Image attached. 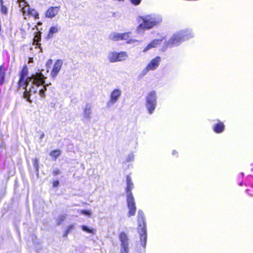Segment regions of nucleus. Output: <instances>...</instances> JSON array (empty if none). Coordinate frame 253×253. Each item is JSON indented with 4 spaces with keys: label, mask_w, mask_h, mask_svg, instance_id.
<instances>
[{
    "label": "nucleus",
    "mask_w": 253,
    "mask_h": 253,
    "mask_svg": "<svg viewBox=\"0 0 253 253\" xmlns=\"http://www.w3.org/2000/svg\"><path fill=\"white\" fill-rule=\"evenodd\" d=\"M128 55L126 51H121L120 52L111 51L109 52L108 55V59L111 63L125 61Z\"/></svg>",
    "instance_id": "nucleus-5"
},
{
    "label": "nucleus",
    "mask_w": 253,
    "mask_h": 253,
    "mask_svg": "<svg viewBox=\"0 0 253 253\" xmlns=\"http://www.w3.org/2000/svg\"><path fill=\"white\" fill-rule=\"evenodd\" d=\"M92 113L91 104H86L84 108L83 119L82 121L85 123L90 122L91 119Z\"/></svg>",
    "instance_id": "nucleus-11"
},
{
    "label": "nucleus",
    "mask_w": 253,
    "mask_h": 253,
    "mask_svg": "<svg viewBox=\"0 0 253 253\" xmlns=\"http://www.w3.org/2000/svg\"><path fill=\"white\" fill-rule=\"evenodd\" d=\"M41 40V35L38 33H35L33 38V43L36 45V47H38L40 49V52H42V48L41 44L40 42Z\"/></svg>",
    "instance_id": "nucleus-19"
},
{
    "label": "nucleus",
    "mask_w": 253,
    "mask_h": 253,
    "mask_svg": "<svg viewBox=\"0 0 253 253\" xmlns=\"http://www.w3.org/2000/svg\"><path fill=\"white\" fill-rule=\"evenodd\" d=\"M46 78L42 73H37L28 77V67L26 65L23 66L20 72L18 85L19 88L25 89L23 97L27 102L32 103L31 96L38 92L41 97L44 96L47 87L50 84L45 83Z\"/></svg>",
    "instance_id": "nucleus-1"
},
{
    "label": "nucleus",
    "mask_w": 253,
    "mask_h": 253,
    "mask_svg": "<svg viewBox=\"0 0 253 253\" xmlns=\"http://www.w3.org/2000/svg\"><path fill=\"white\" fill-rule=\"evenodd\" d=\"M32 59H29V60H30V61H32Z\"/></svg>",
    "instance_id": "nucleus-46"
},
{
    "label": "nucleus",
    "mask_w": 253,
    "mask_h": 253,
    "mask_svg": "<svg viewBox=\"0 0 253 253\" xmlns=\"http://www.w3.org/2000/svg\"><path fill=\"white\" fill-rule=\"evenodd\" d=\"M136 42H138V41L135 39H130L127 41V43H128V44L134 43Z\"/></svg>",
    "instance_id": "nucleus-36"
},
{
    "label": "nucleus",
    "mask_w": 253,
    "mask_h": 253,
    "mask_svg": "<svg viewBox=\"0 0 253 253\" xmlns=\"http://www.w3.org/2000/svg\"><path fill=\"white\" fill-rule=\"evenodd\" d=\"M30 6L28 2L25 0H22L19 3V7L21 8V11L23 13V15H25L26 13L27 9Z\"/></svg>",
    "instance_id": "nucleus-20"
},
{
    "label": "nucleus",
    "mask_w": 253,
    "mask_h": 253,
    "mask_svg": "<svg viewBox=\"0 0 253 253\" xmlns=\"http://www.w3.org/2000/svg\"><path fill=\"white\" fill-rule=\"evenodd\" d=\"M69 233L67 231V230H65V231L64 232V234H63V237H67L68 234Z\"/></svg>",
    "instance_id": "nucleus-39"
},
{
    "label": "nucleus",
    "mask_w": 253,
    "mask_h": 253,
    "mask_svg": "<svg viewBox=\"0 0 253 253\" xmlns=\"http://www.w3.org/2000/svg\"><path fill=\"white\" fill-rule=\"evenodd\" d=\"M129 32L119 33L116 32H113L109 35V38L111 41L117 42L121 40H128L129 37Z\"/></svg>",
    "instance_id": "nucleus-10"
},
{
    "label": "nucleus",
    "mask_w": 253,
    "mask_h": 253,
    "mask_svg": "<svg viewBox=\"0 0 253 253\" xmlns=\"http://www.w3.org/2000/svg\"><path fill=\"white\" fill-rule=\"evenodd\" d=\"M149 71H151L150 70H149V68H148V67L146 66L144 69H143L141 72L138 75V78L139 79H141L142 78H143L144 76H145V75H147V74L148 73V72Z\"/></svg>",
    "instance_id": "nucleus-27"
},
{
    "label": "nucleus",
    "mask_w": 253,
    "mask_h": 253,
    "mask_svg": "<svg viewBox=\"0 0 253 253\" xmlns=\"http://www.w3.org/2000/svg\"><path fill=\"white\" fill-rule=\"evenodd\" d=\"M44 133L43 132H41L39 139L41 140H42L44 138Z\"/></svg>",
    "instance_id": "nucleus-38"
},
{
    "label": "nucleus",
    "mask_w": 253,
    "mask_h": 253,
    "mask_svg": "<svg viewBox=\"0 0 253 253\" xmlns=\"http://www.w3.org/2000/svg\"><path fill=\"white\" fill-rule=\"evenodd\" d=\"M122 93V91L120 88L114 89L110 93V98L106 103V107L107 108L112 107L119 99Z\"/></svg>",
    "instance_id": "nucleus-8"
},
{
    "label": "nucleus",
    "mask_w": 253,
    "mask_h": 253,
    "mask_svg": "<svg viewBox=\"0 0 253 253\" xmlns=\"http://www.w3.org/2000/svg\"><path fill=\"white\" fill-rule=\"evenodd\" d=\"M248 194H249V195H250L251 196H253V194H250V193H248Z\"/></svg>",
    "instance_id": "nucleus-43"
},
{
    "label": "nucleus",
    "mask_w": 253,
    "mask_h": 253,
    "mask_svg": "<svg viewBox=\"0 0 253 253\" xmlns=\"http://www.w3.org/2000/svg\"><path fill=\"white\" fill-rule=\"evenodd\" d=\"M157 95L155 90L149 92L145 96V108L149 115L154 113L157 106Z\"/></svg>",
    "instance_id": "nucleus-4"
},
{
    "label": "nucleus",
    "mask_w": 253,
    "mask_h": 253,
    "mask_svg": "<svg viewBox=\"0 0 253 253\" xmlns=\"http://www.w3.org/2000/svg\"><path fill=\"white\" fill-rule=\"evenodd\" d=\"M3 3V0H0V11L3 14L6 15L8 12V8Z\"/></svg>",
    "instance_id": "nucleus-24"
},
{
    "label": "nucleus",
    "mask_w": 253,
    "mask_h": 253,
    "mask_svg": "<svg viewBox=\"0 0 253 253\" xmlns=\"http://www.w3.org/2000/svg\"><path fill=\"white\" fill-rule=\"evenodd\" d=\"M183 42L177 32L174 33L170 38L165 42L164 47L172 48L179 45Z\"/></svg>",
    "instance_id": "nucleus-7"
},
{
    "label": "nucleus",
    "mask_w": 253,
    "mask_h": 253,
    "mask_svg": "<svg viewBox=\"0 0 253 253\" xmlns=\"http://www.w3.org/2000/svg\"><path fill=\"white\" fill-rule=\"evenodd\" d=\"M134 155L133 153H130L128 155V156L126 159V161L127 162H132L134 160Z\"/></svg>",
    "instance_id": "nucleus-31"
},
{
    "label": "nucleus",
    "mask_w": 253,
    "mask_h": 253,
    "mask_svg": "<svg viewBox=\"0 0 253 253\" xmlns=\"http://www.w3.org/2000/svg\"><path fill=\"white\" fill-rule=\"evenodd\" d=\"M217 122L212 126V129L214 132L219 134L222 133L225 130V125L219 120H217Z\"/></svg>",
    "instance_id": "nucleus-18"
},
{
    "label": "nucleus",
    "mask_w": 253,
    "mask_h": 253,
    "mask_svg": "<svg viewBox=\"0 0 253 253\" xmlns=\"http://www.w3.org/2000/svg\"><path fill=\"white\" fill-rule=\"evenodd\" d=\"M52 185L53 187H57L59 185V181L58 180H54L52 183Z\"/></svg>",
    "instance_id": "nucleus-35"
},
{
    "label": "nucleus",
    "mask_w": 253,
    "mask_h": 253,
    "mask_svg": "<svg viewBox=\"0 0 253 253\" xmlns=\"http://www.w3.org/2000/svg\"><path fill=\"white\" fill-rule=\"evenodd\" d=\"M33 165L36 172L38 173L39 170V159L36 158L33 160Z\"/></svg>",
    "instance_id": "nucleus-26"
},
{
    "label": "nucleus",
    "mask_w": 253,
    "mask_h": 253,
    "mask_svg": "<svg viewBox=\"0 0 253 253\" xmlns=\"http://www.w3.org/2000/svg\"><path fill=\"white\" fill-rule=\"evenodd\" d=\"M161 62V58L159 56H156L154 59H152L148 64L147 67L151 71L156 70L159 67Z\"/></svg>",
    "instance_id": "nucleus-15"
},
{
    "label": "nucleus",
    "mask_w": 253,
    "mask_h": 253,
    "mask_svg": "<svg viewBox=\"0 0 253 253\" xmlns=\"http://www.w3.org/2000/svg\"><path fill=\"white\" fill-rule=\"evenodd\" d=\"M61 154V151L60 150L57 149L51 151L49 153V155L51 157L52 160L55 161Z\"/></svg>",
    "instance_id": "nucleus-22"
},
{
    "label": "nucleus",
    "mask_w": 253,
    "mask_h": 253,
    "mask_svg": "<svg viewBox=\"0 0 253 253\" xmlns=\"http://www.w3.org/2000/svg\"><path fill=\"white\" fill-rule=\"evenodd\" d=\"M51 63H52V60L50 59L48 60V61L47 62V64H51Z\"/></svg>",
    "instance_id": "nucleus-40"
},
{
    "label": "nucleus",
    "mask_w": 253,
    "mask_h": 253,
    "mask_svg": "<svg viewBox=\"0 0 253 253\" xmlns=\"http://www.w3.org/2000/svg\"><path fill=\"white\" fill-rule=\"evenodd\" d=\"M120 244V253H129V238L124 232H121L119 235Z\"/></svg>",
    "instance_id": "nucleus-6"
},
{
    "label": "nucleus",
    "mask_w": 253,
    "mask_h": 253,
    "mask_svg": "<svg viewBox=\"0 0 253 253\" xmlns=\"http://www.w3.org/2000/svg\"><path fill=\"white\" fill-rule=\"evenodd\" d=\"M175 153H176V152L175 150H173L172 152V155H174Z\"/></svg>",
    "instance_id": "nucleus-41"
},
{
    "label": "nucleus",
    "mask_w": 253,
    "mask_h": 253,
    "mask_svg": "<svg viewBox=\"0 0 253 253\" xmlns=\"http://www.w3.org/2000/svg\"><path fill=\"white\" fill-rule=\"evenodd\" d=\"M240 185H243V183L241 182L240 184Z\"/></svg>",
    "instance_id": "nucleus-44"
},
{
    "label": "nucleus",
    "mask_w": 253,
    "mask_h": 253,
    "mask_svg": "<svg viewBox=\"0 0 253 253\" xmlns=\"http://www.w3.org/2000/svg\"><path fill=\"white\" fill-rule=\"evenodd\" d=\"M126 203L127 208L129 210L128 216H131L135 215L136 210V207L135 203L134 201V198L133 196H127L126 197Z\"/></svg>",
    "instance_id": "nucleus-9"
},
{
    "label": "nucleus",
    "mask_w": 253,
    "mask_h": 253,
    "mask_svg": "<svg viewBox=\"0 0 253 253\" xmlns=\"http://www.w3.org/2000/svg\"><path fill=\"white\" fill-rule=\"evenodd\" d=\"M140 20H142V22L139 24L136 29L139 33L157 26L162 22V18L160 15L152 13L144 16H139L137 18V21L140 23Z\"/></svg>",
    "instance_id": "nucleus-2"
},
{
    "label": "nucleus",
    "mask_w": 253,
    "mask_h": 253,
    "mask_svg": "<svg viewBox=\"0 0 253 253\" xmlns=\"http://www.w3.org/2000/svg\"><path fill=\"white\" fill-rule=\"evenodd\" d=\"M241 174V175H242V176H244V173L243 172H242Z\"/></svg>",
    "instance_id": "nucleus-42"
},
{
    "label": "nucleus",
    "mask_w": 253,
    "mask_h": 253,
    "mask_svg": "<svg viewBox=\"0 0 253 253\" xmlns=\"http://www.w3.org/2000/svg\"><path fill=\"white\" fill-rule=\"evenodd\" d=\"M138 232L140 237L141 246L145 248L146 246L147 236L146 222L144 212L141 210L138 211L137 214Z\"/></svg>",
    "instance_id": "nucleus-3"
},
{
    "label": "nucleus",
    "mask_w": 253,
    "mask_h": 253,
    "mask_svg": "<svg viewBox=\"0 0 253 253\" xmlns=\"http://www.w3.org/2000/svg\"><path fill=\"white\" fill-rule=\"evenodd\" d=\"M63 61L61 59H57L54 63L52 70L50 73L52 78L56 77L61 70L63 65Z\"/></svg>",
    "instance_id": "nucleus-13"
},
{
    "label": "nucleus",
    "mask_w": 253,
    "mask_h": 253,
    "mask_svg": "<svg viewBox=\"0 0 253 253\" xmlns=\"http://www.w3.org/2000/svg\"><path fill=\"white\" fill-rule=\"evenodd\" d=\"M126 196H133L131 190L134 188V184L130 175H127L126 177Z\"/></svg>",
    "instance_id": "nucleus-14"
},
{
    "label": "nucleus",
    "mask_w": 253,
    "mask_h": 253,
    "mask_svg": "<svg viewBox=\"0 0 253 253\" xmlns=\"http://www.w3.org/2000/svg\"><path fill=\"white\" fill-rule=\"evenodd\" d=\"M163 39L153 40L143 48L142 52L145 53L151 48L157 47L158 45L161 43Z\"/></svg>",
    "instance_id": "nucleus-17"
},
{
    "label": "nucleus",
    "mask_w": 253,
    "mask_h": 253,
    "mask_svg": "<svg viewBox=\"0 0 253 253\" xmlns=\"http://www.w3.org/2000/svg\"><path fill=\"white\" fill-rule=\"evenodd\" d=\"M80 212L84 215H87V216H90L91 214V212L90 211L87 210H82L80 211Z\"/></svg>",
    "instance_id": "nucleus-32"
},
{
    "label": "nucleus",
    "mask_w": 253,
    "mask_h": 253,
    "mask_svg": "<svg viewBox=\"0 0 253 253\" xmlns=\"http://www.w3.org/2000/svg\"><path fill=\"white\" fill-rule=\"evenodd\" d=\"M245 184L253 187V175H250L247 177Z\"/></svg>",
    "instance_id": "nucleus-28"
},
{
    "label": "nucleus",
    "mask_w": 253,
    "mask_h": 253,
    "mask_svg": "<svg viewBox=\"0 0 253 253\" xmlns=\"http://www.w3.org/2000/svg\"><path fill=\"white\" fill-rule=\"evenodd\" d=\"M61 172L60 170L58 169H54L52 171V174L54 176L57 175L59 174H60Z\"/></svg>",
    "instance_id": "nucleus-33"
},
{
    "label": "nucleus",
    "mask_w": 253,
    "mask_h": 253,
    "mask_svg": "<svg viewBox=\"0 0 253 253\" xmlns=\"http://www.w3.org/2000/svg\"><path fill=\"white\" fill-rule=\"evenodd\" d=\"M183 42L187 41L194 37V34L190 29H185L177 32Z\"/></svg>",
    "instance_id": "nucleus-12"
},
{
    "label": "nucleus",
    "mask_w": 253,
    "mask_h": 253,
    "mask_svg": "<svg viewBox=\"0 0 253 253\" xmlns=\"http://www.w3.org/2000/svg\"><path fill=\"white\" fill-rule=\"evenodd\" d=\"M26 13H27V15L32 16L36 19L39 18L38 12L35 9L30 8V6H28Z\"/></svg>",
    "instance_id": "nucleus-21"
},
{
    "label": "nucleus",
    "mask_w": 253,
    "mask_h": 253,
    "mask_svg": "<svg viewBox=\"0 0 253 253\" xmlns=\"http://www.w3.org/2000/svg\"><path fill=\"white\" fill-rule=\"evenodd\" d=\"M248 191H249V190H248V189H247V190H246V192H247V193H248Z\"/></svg>",
    "instance_id": "nucleus-45"
},
{
    "label": "nucleus",
    "mask_w": 253,
    "mask_h": 253,
    "mask_svg": "<svg viewBox=\"0 0 253 253\" xmlns=\"http://www.w3.org/2000/svg\"><path fill=\"white\" fill-rule=\"evenodd\" d=\"M74 227L73 225H70L67 227L66 230H67L69 233H70L71 230H72L74 228Z\"/></svg>",
    "instance_id": "nucleus-37"
},
{
    "label": "nucleus",
    "mask_w": 253,
    "mask_h": 253,
    "mask_svg": "<svg viewBox=\"0 0 253 253\" xmlns=\"http://www.w3.org/2000/svg\"><path fill=\"white\" fill-rule=\"evenodd\" d=\"M32 59H29V60H30V61H32Z\"/></svg>",
    "instance_id": "nucleus-47"
},
{
    "label": "nucleus",
    "mask_w": 253,
    "mask_h": 253,
    "mask_svg": "<svg viewBox=\"0 0 253 253\" xmlns=\"http://www.w3.org/2000/svg\"><path fill=\"white\" fill-rule=\"evenodd\" d=\"M60 9V6L50 7L46 11L45 17L49 18L54 17L59 12Z\"/></svg>",
    "instance_id": "nucleus-16"
},
{
    "label": "nucleus",
    "mask_w": 253,
    "mask_h": 253,
    "mask_svg": "<svg viewBox=\"0 0 253 253\" xmlns=\"http://www.w3.org/2000/svg\"><path fill=\"white\" fill-rule=\"evenodd\" d=\"M81 228L85 232L89 233H92V234L94 233L95 230H94V229L92 228H89L87 226L82 225Z\"/></svg>",
    "instance_id": "nucleus-25"
},
{
    "label": "nucleus",
    "mask_w": 253,
    "mask_h": 253,
    "mask_svg": "<svg viewBox=\"0 0 253 253\" xmlns=\"http://www.w3.org/2000/svg\"><path fill=\"white\" fill-rule=\"evenodd\" d=\"M65 214L59 216L56 220L57 224L58 225H60L62 223V222H63L65 220Z\"/></svg>",
    "instance_id": "nucleus-29"
},
{
    "label": "nucleus",
    "mask_w": 253,
    "mask_h": 253,
    "mask_svg": "<svg viewBox=\"0 0 253 253\" xmlns=\"http://www.w3.org/2000/svg\"><path fill=\"white\" fill-rule=\"evenodd\" d=\"M58 29L56 26H52L50 27L49 33L47 35V38L49 39L53 37L54 33L58 32Z\"/></svg>",
    "instance_id": "nucleus-23"
},
{
    "label": "nucleus",
    "mask_w": 253,
    "mask_h": 253,
    "mask_svg": "<svg viewBox=\"0 0 253 253\" xmlns=\"http://www.w3.org/2000/svg\"><path fill=\"white\" fill-rule=\"evenodd\" d=\"M2 69V66H0V85L2 84L4 82V75Z\"/></svg>",
    "instance_id": "nucleus-30"
},
{
    "label": "nucleus",
    "mask_w": 253,
    "mask_h": 253,
    "mask_svg": "<svg viewBox=\"0 0 253 253\" xmlns=\"http://www.w3.org/2000/svg\"><path fill=\"white\" fill-rule=\"evenodd\" d=\"M131 2L135 5H138L141 1V0H130Z\"/></svg>",
    "instance_id": "nucleus-34"
}]
</instances>
